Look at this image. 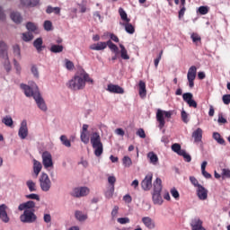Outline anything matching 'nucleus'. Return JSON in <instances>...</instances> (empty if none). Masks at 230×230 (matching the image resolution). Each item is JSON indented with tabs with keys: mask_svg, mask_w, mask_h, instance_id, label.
Masks as SVG:
<instances>
[{
	"mask_svg": "<svg viewBox=\"0 0 230 230\" xmlns=\"http://www.w3.org/2000/svg\"><path fill=\"white\" fill-rule=\"evenodd\" d=\"M87 82L93 83V80L90 78L85 70L79 69L75 76L68 81L66 87L72 91H81L85 88Z\"/></svg>",
	"mask_w": 230,
	"mask_h": 230,
	"instance_id": "obj_1",
	"label": "nucleus"
},
{
	"mask_svg": "<svg viewBox=\"0 0 230 230\" xmlns=\"http://www.w3.org/2000/svg\"><path fill=\"white\" fill-rule=\"evenodd\" d=\"M93 149L94 150V155L101 157L103 155L104 147L102 142V137L98 132H93L90 139Z\"/></svg>",
	"mask_w": 230,
	"mask_h": 230,
	"instance_id": "obj_2",
	"label": "nucleus"
},
{
	"mask_svg": "<svg viewBox=\"0 0 230 230\" xmlns=\"http://www.w3.org/2000/svg\"><path fill=\"white\" fill-rule=\"evenodd\" d=\"M163 181L161 178H156V180L154 181V191L152 194V199L155 205H163L164 199L161 195L163 190Z\"/></svg>",
	"mask_w": 230,
	"mask_h": 230,
	"instance_id": "obj_3",
	"label": "nucleus"
},
{
	"mask_svg": "<svg viewBox=\"0 0 230 230\" xmlns=\"http://www.w3.org/2000/svg\"><path fill=\"white\" fill-rule=\"evenodd\" d=\"M173 115L172 111H163L161 109L157 110L156 112V120L158 122L159 129H164L166 125L165 119H171ZM165 118V119H164Z\"/></svg>",
	"mask_w": 230,
	"mask_h": 230,
	"instance_id": "obj_4",
	"label": "nucleus"
},
{
	"mask_svg": "<svg viewBox=\"0 0 230 230\" xmlns=\"http://www.w3.org/2000/svg\"><path fill=\"white\" fill-rule=\"evenodd\" d=\"M37 219L38 217L35 214V209H25L20 216V221L23 224H33Z\"/></svg>",
	"mask_w": 230,
	"mask_h": 230,
	"instance_id": "obj_5",
	"label": "nucleus"
},
{
	"mask_svg": "<svg viewBox=\"0 0 230 230\" xmlns=\"http://www.w3.org/2000/svg\"><path fill=\"white\" fill-rule=\"evenodd\" d=\"M40 186L42 191L48 192L50 190L52 182L49 177V175L45 172H42L40 177Z\"/></svg>",
	"mask_w": 230,
	"mask_h": 230,
	"instance_id": "obj_6",
	"label": "nucleus"
},
{
	"mask_svg": "<svg viewBox=\"0 0 230 230\" xmlns=\"http://www.w3.org/2000/svg\"><path fill=\"white\" fill-rule=\"evenodd\" d=\"M195 78H197V66H191L189 68L188 74H187V79L189 82V87L190 89H193L195 86Z\"/></svg>",
	"mask_w": 230,
	"mask_h": 230,
	"instance_id": "obj_7",
	"label": "nucleus"
},
{
	"mask_svg": "<svg viewBox=\"0 0 230 230\" xmlns=\"http://www.w3.org/2000/svg\"><path fill=\"white\" fill-rule=\"evenodd\" d=\"M154 174L149 172L146 175L145 179L141 181V187L145 191H149L153 188Z\"/></svg>",
	"mask_w": 230,
	"mask_h": 230,
	"instance_id": "obj_8",
	"label": "nucleus"
},
{
	"mask_svg": "<svg viewBox=\"0 0 230 230\" xmlns=\"http://www.w3.org/2000/svg\"><path fill=\"white\" fill-rule=\"evenodd\" d=\"M42 164L45 169L53 167L52 155L49 152H43L42 154Z\"/></svg>",
	"mask_w": 230,
	"mask_h": 230,
	"instance_id": "obj_9",
	"label": "nucleus"
},
{
	"mask_svg": "<svg viewBox=\"0 0 230 230\" xmlns=\"http://www.w3.org/2000/svg\"><path fill=\"white\" fill-rule=\"evenodd\" d=\"M21 89L23 90L26 97H33V99H35V95L40 94L38 87H36V89L33 91V89L31 86L27 84H21Z\"/></svg>",
	"mask_w": 230,
	"mask_h": 230,
	"instance_id": "obj_10",
	"label": "nucleus"
},
{
	"mask_svg": "<svg viewBox=\"0 0 230 230\" xmlns=\"http://www.w3.org/2000/svg\"><path fill=\"white\" fill-rule=\"evenodd\" d=\"M28 135H29V129H28L27 120H22L18 131V136L22 140H24L27 138Z\"/></svg>",
	"mask_w": 230,
	"mask_h": 230,
	"instance_id": "obj_11",
	"label": "nucleus"
},
{
	"mask_svg": "<svg viewBox=\"0 0 230 230\" xmlns=\"http://www.w3.org/2000/svg\"><path fill=\"white\" fill-rule=\"evenodd\" d=\"M34 101L38 106V108L42 111H48V107L46 105V102L44 101V99L42 98V96L40 93H35L34 94Z\"/></svg>",
	"mask_w": 230,
	"mask_h": 230,
	"instance_id": "obj_12",
	"label": "nucleus"
},
{
	"mask_svg": "<svg viewBox=\"0 0 230 230\" xmlns=\"http://www.w3.org/2000/svg\"><path fill=\"white\" fill-rule=\"evenodd\" d=\"M90 193V190L87 187H81L74 189L72 196L75 198L85 197Z\"/></svg>",
	"mask_w": 230,
	"mask_h": 230,
	"instance_id": "obj_13",
	"label": "nucleus"
},
{
	"mask_svg": "<svg viewBox=\"0 0 230 230\" xmlns=\"http://www.w3.org/2000/svg\"><path fill=\"white\" fill-rule=\"evenodd\" d=\"M8 207L5 204L0 205V219L3 223L8 224L10 222V217L7 213Z\"/></svg>",
	"mask_w": 230,
	"mask_h": 230,
	"instance_id": "obj_14",
	"label": "nucleus"
},
{
	"mask_svg": "<svg viewBox=\"0 0 230 230\" xmlns=\"http://www.w3.org/2000/svg\"><path fill=\"white\" fill-rule=\"evenodd\" d=\"M142 223L145 226V227L149 230H154L156 227V223H155V219H153L150 217H143Z\"/></svg>",
	"mask_w": 230,
	"mask_h": 230,
	"instance_id": "obj_15",
	"label": "nucleus"
},
{
	"mask_svg": "<svg viewBox=\"0 0 230 230\" xmlns=\"http://www.w3.org/2000/svg\"><path fill=\"white\" fill-rule=\"evenodd\" d=\"M107 91L111 93H115V94H124L125 93V91L121 86H119L118 84H108Z\"/></svg>",
	"mask_w": 230,
	"mask_h": 230,
	"instance_id": "obj_16",
	"label": "nucleus"
},
{
	"mask_svg": "<svg viewBox=\"0 0 230 230\" xmlns=\"http://www.w3.org/2000/svg\"><path fill=\"white\" fill-rule=\"evenodd\" d=\"M36 207V203L33 200H29L27 202L22 203L18 207L19 211L23 210H34Z\"/></svg>",
	"mask_w": 230,
	"mask_h": 230,
	"instance_id": "obj_17",
	"label": "nucleus"
},
{
	"mask_svg": "<svg viewBox=\"0 0 230 230\" xmlns=\"http://www.w3.org/2000/svg\"><path fill=\"white\" fill-rule=\"evenodd\" d=\"M196 193L199 200L205 201L208 199V190L204 188V186H199L196 190Z\"/></svg>",
	"mask_w": 230,
	"mask_h": 230,
	"instance_id": "obj_18",
	"label": "nucleus"
},
{
	"mask_svg": "<svg viewBox=\"0 0 230 230\" xmlns=\"http://www.w3.org/2000/svg\"><path fill=\"white\" fill-rule=\"evenodd\" d=\"M107 48V41H100L98 43H93L90 45V49H93V51H103V49H106Z\"/></svg>",
	"mask_w": 230,
	"mask_h": 230,
	"instance_id": "obj_19",
	"label": "nucleus"
},
{
	"mask_svg": "<svg viewBox=\"0 0 230 230\" xmlns=\"http://www.w3.org/2000/svg\"><path fill=\"white\" fill-rule=\"evenodd\" d=\"M191 228L192 230H206L204 226H202V220L199 217H195L191 221Z\"/></svg>",
	"mask_w": 230,
	"mask_h": 230,
	"instance_id": "obj_20",
	"label": "nucleus"
},
{
	"mask_svg": "<svg viewBox=\"0 0 230 230\" xmlns=\"http://www.w3.org/2000/svg\"><path fill=\"white\" fill-rule=\"evenodd\" d=\"M138 87L140 98H146L147 95L146 84L144 81H139Z\"/></svg>",
	"mask_w": 230,
	"mask_h": 230,
	"instance_id": "obj_21",
	"label": "nucleus"
},
{
	"mask_svg": "<svg viewBox=\"0 0 230 230\" xmlns=\"http://www.w3.org/2000/svg\"><path fill=\"white\" fill-rule=\"evenodd\" d=\"M147 158L149 159V163L155 166L159 164V157L155 152H149L147 154Z\"/></svg>",
	"mask_w": 230,
	"mask_h": 230,
	"instance_id": "obj_22",
	"label": "nucleus"
},
{
	"mask_svg": "<svg viewBox=\"0 0 230 230\" xmlns=\"http://www.w3.org/2000/svg\"><path fill=\"white\" fill-rule=\"evenodd\" d=\"M192 137L194 138L195 143L202 142V128H198L196 130H194L192 133Z\"/></svg>",
	"mask_w": 230,
	"mask_h": 230,
	"instance_id": "obj_23",
	"label": "nucleus"
},
{
	"mask_svg": "<svg viewBox=\"0 0 230 230\" xmlns=\"http://www.w3.org/2000/svg\"><path fill=\"white\" fill-rule=\"evenodd\" d=\"M8 47L4 41H0V57L2 58H8Z\"/></svg>",
	"mask_w": 230,
	"mask_h": 230,
	"instance_id": "obj_24",
	"label": "nucleus"
},
{
	"mask_svg": "<svg viewBox=\"0 0 230 230\" xmlns=\"http://www.w3.org/2000/svg\"><path fill=\"white\" fill-rule=\"evenodd\" d=\"M33 47L37 49L38 53H40V51H43L44 46H43V39L42 38H37L33 41Z\"/></svg>",
	"mask_w": 230,
	"mask_h": 230,
	"instance_id": "obj_25",
	"label": "nucleus"
},
{
	"mask_svg": "<svg viewBox=\"0 0 230 230\" xmlns=\"http://www.w3.org/2000/svg\"><path fill=\"white\" fill-rule=\"evenodd\" d=\"M186 12H187L186 0H181L180 11L178 12L179 19H183Z\"/></svg>",
	"mask_w": 230,
	"mask_h": 230,
	"instance_id": "obj_26",
	"label": "nucleus"
},
{
	"mask_svg": "<svg viewBox=\"0 0 230 230\" xmlns=\"http://www.w3.org/2000/svg\"><path fill=\"white\" fill-rule=\"evenodd\" d=\"M75 219L78 220L79 222H84V221H86L88 219V215L87 214H84L80 210H76L75 212Z\"/></svg>",
	"mask_w": 230,
	"mask_h": 230,
	"instance_id": "obj_27",
	"label": "nucleus"
},
{
	"mask_svg": "<svg viewBox=\"0 0 230 230\" xmlns=\"http://www.w3.org/2000/svg\"><path fill=\"white\" fill-rule=\"evenodd\" d=\"M41 170H42L41 163L37 160H33V172L35 173L36 177L39 176Z\"/></svg>",
	"mask_w": 230,
	"mask_h": 230,
	"instance_id": "obj_28",
	"label": "nucleus"
},
{
	"mask_svg": "<svg viewBox=\"0 0 230 230\" xmlns=\"http://www.w3.org/2000/svg\"><path fill=\"white\" fill-rule=\"evenodd\" d=\"M22 6H38L40 0H20Z\"/></svg>",
	"mask_w": 230,
	"mask_h": 230,
	"instance_id": "obj_29",
	"label": "nucleus"
},
{
	"mask_svg": "<svg viewBox=\"0 0 230 230\" xmlns=\"http://www.w3.org/2000/svg\"><path fill=\"white\" fill-rule=\"evenodd\" d=\"M10 17L12 21L15 22V24H21V22H22V17L20 13H11Z\"/></svg>",
	"mask_w": 230,
	"mask_h": 230,
	"instance_id": "obj_30",
	"label": "nucleus"
},
{
	"mask_svg": "<svg viewBox=\"0 0 230 230\" xmlns=\"http://www.w3.org/2000/svg\"><path fill=\"white\" fill-rule=\"evenodd\" d=\"M213 139L215 141H217V144L221 145V146H226V140L224 139V137H222V136L220 135V133L218 132H214L213 133Z\"/></svg>",
	"mask_w": 230,
	"mask_h": 230,
	"instance_id": "obj_31",
	"label": "nucleus"
},
{
	"mask_svg": "<svg viewBox=\"0 0 230 230\" xmlns=\"http://www.w3.org/2000/svg\"><path fill=\"white\" fill-rule=\"evenodd\" d=\"M190 39H191L193 44H195L196 46H199V44H202V38L197 32H193L190 35Z\"/></svg>",
	"mask_w": 230,
	"mask_h": 230,
	"instance_id": "obj_32",
	"label": "nucleus"
},
{
	"mask_svg": "<svg viewBox=\"0 0 230 230\" xmlns=\"http://www.w3.org/2000/svg\"><path fill=\"white\" fill-rule=\"evenodd\" d=\"M120 48V57L123 60H129L130 56L128 54L126 47L122 44L119 45Z\"/></svg>",
	"mask_w": 230,
	"mask_h": 230,
	"instance_id": "obj_33",
	"label": "nucleus"
},
{
	"mask_svg": "<svg viewBox=\"0 0 230 230\" xmlns=\"http://www.w3.org/2000/svg\"><path fill=\"white\" fill-rule=\"evenodd\" d=\"M119 13L121 21H124V22H130L131 20L128 17L127 12L122 7L119 8Z\"/></svg>",
	"mask_w": 230,
	"mask_h": 230,
	"instance_id": "obj_34",
	"label": "nucleus"
},
{
	"mask_svg": "<svg viewBox=\"0 0 230 230\" xmlns=\"http://www.w3.org/2000/svg\"><path fill=\"white\" fill-rule=\"evenodd\" d=\"M2 123L8 127V128H13V118L11 116H5L2 119Z\"/></svg>",
	"mask_w": 230,
	"mask_h": 230,
	"instance_id": "obj_35",
	"label": "nucleus"
},
{
	"mask_svg": "<svg viewBox=\"0 0 230 230\" xmlns=\"http://www.w3.org/2000/svg\"><path fill=\"white\" fill-rule=\"evenodd\" d=\"M49 51L51 53H62L64 51V46L63 45H51Z\"/></svg>",
	"mask_w": 230,
	"mask_h": 230,
	"instance_id": "obj_36",
	"label": "nucleus"
},
{
	"mask_svg": "<svg viewBox=\"0 0 230 230\" xmlns=\"http://www.w3.org/2000/svg\"><path fill=\"white\" fill-rule=\"evenodd\" d=\"M80 139L82 143L88 145L90 143L89 132H81Z\"/></svg>",
	"mask_w": 230,
	"mask_h": 230,
	"instance_id": "obj_37",
	"label": "nucleus"
},
{
	"mask_svg": "<svg viewBox=\"0 0 230 230\" xmlns=\"http://www.w3.org/2000/svg\"><path fill=\"white\" fill-rule=\"evenodd\" d=\"M26 186L29 189L30 192H36L37 191V185L32 180H29L26 181Z\"/></svg>",
	"mask_w": 230,
	"mask_h": 230,
	"instance_id": "obj_38",
	"label": "nucleus"
},
{
	"mask_svg": "<svg viewBox=\"0 0 230 230\" xmlns=\"http://www.w3.org/2000/svg\"><path fill=\"white\" fill-rule=\"evenodd\" d=\"M123 26L125 27V30H126L127 33H129L130 35H133V33H135L136 29L133 26V24L130 23L129 22L124 23Z\"/></svg>",
	"mask_w": 230,
	"mask_h": 230,
	"instance_id": "obj_39",
	"label": "nucleus"
},
{
	"mask_svg": "<svg viewBox=\"0 0 230 230\" xmlns=\"http://www.w3.org/2000/svg\"><path fill=\"white\" fill-rule=\"evenodd\" d=\"M122 164L125 168H130L133 164V162L129 156L126 155L122 158Z\"/></svg>",
	"mask_w": 230,
	"mask_h": 230,
	"instance_id": "obj_40",
	"label": "nucleus"
},
{
	"mask_svg": "<svg viewBox=\"0 0 230 230\" xmlns=\"http://www.w3.org/2000/svg\"><path fill=\"white\" fill-rule=\"evenodd\" d=\"M172 150L178 155H181V154L184 151V149H181V146L178 143L172 145Z\"/></svg>",
	"mask_w": 230,
	"mask_h": 230,
	"instance_id": "obj_41",
	"label": "nucleus"
},
{
	"mask_svg": "<svg viewBox=\"0 0 230 230\" xmlns=\"http://www.w3.org/2000/svg\"><path fill=\"white\" fill-rule=\"evenodd\" d=\"M106 48H110L111 51H114V53H119V47L114 44L111 40H109L106 43Z\"/></svg>",
	"mask_w": 230,
	"mask_h": 230,
	"instance_id": "obj_42",
	"label": "nucleus"
},
{
	"mask_svg": "<svg viewBox=\"0 0 230 230\" xmlns=\"http://www.w3.org/2000/svg\"><path fill=\"white\" fill-rule=\"evenodd\" d=\"M60 141L62 142V144L66 146V147H68L70 148L72 146L71 145V141L67 138L66 136L65 135H62L60 137Z\"/></svg>",
	"mask_w": 230,
	"mask_h": 230,
	"instance_id": "obj_43",
	"label": "nucleus"
},
{
	"mask_svg": "<svg viewBox=\"0 0 230 230\" xmlns=\"http://www.w3.org/2000/svg\"><path fill=\"white\" fill-rule=\"evenodd\" d=\"M181 120L184 124H189V122H190L189 113L185 110L181 111Z\"/></svg>",
	"mask_w": 230,
	"mask_h": 230,
	"instance_id": "obj_44",
	"label": "nucleus"
},
{
	"mask_svg": "<svg viewBox=\"0 0 230 230\" xmlns=\"http://www.w3.org/2000/svg\"><path fill=\"white\" fill-rule=\"evenodd\" d=\"M198 12L200 15H207V13H209V7L201 5L199 7Z\"/></svg>",
	"mask_w": 230,
	"mask_h": 230,
	"instance_id": "obj_45",
	"label": "nucleus"
},
{
	"mask_svg": "<svg viewBox=\"0 0 230 230\" xmlns=\"http://www.w3.org/2000/svg\"><path fill=\"white\" fill-rule=\"evenodd\" d=\"M180 156H182L186 163H191L192 161L191 155L188 154L186 150L182 151Z\"/></svg>",
	"mask_w": 230,
	"mask_h": 230,
	"instance_id": "obj_46",
	"label": "nucleus"
},
{
	"mask_svg": "<svg viewBox=\"0 0 230 230\" xmlns=\"http://www.w3.org/2000/svg\"><path fill=\"white\" fill-rule=\"evenodd\" d=\"M43 27L46 31H51L53 30V23L51 21L47 20L44 22Z\"/></svg>",
	"mask_w": 230,
	"mask_h": 230,
	"instance_id": "obj_47",
	"label": "nucleus"
},
{
	"mask_svg": "<svg viewBox=\"0 0 230 230\" xmlns=\"http://www.w3.org/2000/svg\"><path fill=\"white\" fill-rule=\"evenodd\" d=\"M33 37L34 36L31 32H25L22 34V40H24V42H30L32 40Z\"/></svg>",
	"mask_w": 230,
	"mask_h": 230,
	"instance_id": "obj_48",
	"label": "nucleus"
},
{
	"mask_svg": "<svg viewBox=\"0 0 230 230\" xmlns=\"http://www.w3.org/2000/svg\"><path fill=\"white\" fill-rule=\"evenodd\" d=\"M171 195L175 200H180L181 195L179 190L176 188L171 190Z\"/></svg>",
	"mask_w": 230,
	"mask_h": 230,
	"instance_id": "obj_49",
	"label": "nucleus"
},
{
	"mask_svg": "<svg viewBox=\"0 0 230 230\" xmlns=\"http://www.w3.org/2000/svg\"><path fill=\"white\" fill-rule=\"evenodd\" d=\"M183 101L188 103L193 100V94L191 93H185L182 95Z\"/></svg>",
	"mask_w": 230,
	"mask_h": 230,
	"instance_id": "obj_50",
	"label": "nucleus"
},
{
	"mask_svg": "<svg viewBox=\"0 0 230 230\" xmlns=\"http://www.w3.org/2000/svg\"><path fill=\"white\" fill-rule=\"evenodd\" d=\"M26 29L29 31H36V30H38V27L35 23H33L31 22H29L26 23Z\"/></svg>",
	"mask_w": 230,
	"mask_h": 230,
	"instance_id": "obj_51",
	"label": "nucleus"
},
{
	"mask_svg": "<svg viewBox=\"0 0 230 230\" xmlns=\"http://www.w3.org/2000/svg\"><path fill=\"white\" fill-rule=\"evenodd\" d=\"M117 222L120 225H127L130 223V218L129 217H119L117 219Z\"/></svg>",
	"mask_w": 230,
	"mask_h": 230,
	"instance_id": "obj_52",
	"label": "nucleus"
},
{
	"mask_svg": "<svg viewBox=\"0 0 230 230\" xmlns=\"http://www.w3.org/2000/svg\"><path fill=\"white\" fill-rule=\"evenodd\" d=\"M27 199H34L37 201H40V197L38 194L31 193L25 196Z\"/></svg>",
	"mask_w": 230,
	"mask_h": 230,
	"instance_id": "obj_53",
	"label": "nucleus"
},
{
	"mask_svg": "<svg viewBox=\"0 0 230 230\" xmlns=\"http://www.w3.org/2000/svg\"><path fill=\"white\" fill-rule=\"evenodd\" d=\"M190 181L197 189H199V186H202L201 184L199 183V180H197V178H195V176H190Z\"/></svg>",
	"mask_w": 230,
	"mask_h": 230,
	"instance_id": "obj_54",
	"label": "nucleus"
},
{
	"mask_svg": "<svg viewBox=\"0 0 230 230\" xmlns=\"http://www.w3.org/2000/svg\"><path fill=\"white\" fill-rule=\"evenodd\" d=\"M217 123L220 124V125L227 124V119L226 118H224L223 113L218 114Z\"/></svg>",
	"mask_w": 230,
	"mask_h": 230,
	"instance_id": "obj_55",
	"label": "nucleus"
},
{
	"mask_svg": "<svg viewBox=\"0 0 230 230\" xmlns=\"http://www.w3.org/2000/svg\"><path fill=\"white\" fill-rule=\"evenodd\" d=\"M66 68L72 71L75 68V64L71 60L66 59Z\"/></svg>",
	"mask_w": 230,
	"mask_h": 230,
	"instance_id": "obj_56",
	"label": "nucleus"
},
{
	"mask_svg": "<svg viewBox=\"0 0 230 230\" xmlns=\"http://www.w3.org/2000/svg\"><path fill=\"white\" fill-rule=\"evenodd\" d=\"M137 136L142 139L146 138V134L144 128H138L137 131Z\"/></svg>",
	"mask_w": 230,
	"mask_h": 230,
	"instance_id": "obj_57",
	"label": "nucleus"
},
{
	"mask_svg": "<svg viewBox=\"0 0 230 230\" xmlns=\"http://www.w3.org/2000/svg\"><path fill=\"white\" fill-rule=\"evenodd\" d=\"M119 211V207L114 206L111 210V217L116 218L118 217Z\"/></svg>",
	"mask_w": 230,
	"mask_h": 230,
	"instance_id": "obj_58",
	"label": "nucleus"
},
{
	"mask_svg": "<svg viewBox=\"0 0 230 230\" xmlns=\"http://www.w3.org/2000/svg\"><path fill=\"white\" fill-rule=\"evenodd\" d=\"M117 181V179L115 176H109L108 177V182L111 186V188H115V183Z\"/></svg>",
	"mask_w": 230,
	"mask_h": 230,
	"instance_id": "obj_59",
	"label": "nucleus"
},
{
	"mask_svg": "<svg viewBox=\"0 0 230 230\" xmlns=\"http://www.w3.org/2000/svg\"><path fill=\"white\" fill-rule=\"evenodd\" d=\"M5 63H4V69L7 73H10L12 70L11 63L9 61V58H5Z\"/></svg>",
	"mask_w": 230,
	"mask_h": 230,
	"instance_id": "obj_60",
	"label": "nucleus"
},
{
	"mask_svg": "<svg viewBox=\"0 0 230 230\" xmlns=\"http://www.w3.org/2000/svg\"><path fill=\"white\" fill-rule=\"evenodd\" d=\"M13 54L15 55V57H21V49L19 47V45H14L13 47Z\"/></svg>",
	"mask_w": 230,
	"mask_h": 230,
	"instance_id": "obj_61",
	"label": "nucleus"
},
{
	"mask_svg": "<svg viewBox=\"0 0 230 230\" xmlns=\"http://www.w3.org/2000/svg\"><path fill=\"white\" fill-rule=\"evenodd\" d=\"M114 191H115V187H111L110 190H108L106 193H105V197L107 199H111L113 197V194H114Z\"/></svg>",
	"mask_w": 230,
	"mask_h": 230,
	"instance_id": "obj_62",
	"label": "nucleus"
},
{
	"mask_svg": "<svg viewBox=\"0 0 230 230\" xmlns=\"http://www.w3.org/2000/svg\"><path fill=\"white\" fill-rule=\"evenodd\" d=\"M223 103L225 105H229L230 104V94L223 95Z\"/></svg>",
	"mask_w": 230,
	"mask_h": 230,
	"instance_id": "obj_63",
	"label": "nucleus"
},
{
	"mask_svg": "<svg viewBox=\"0 0 230 230\" xmlns=\"http://www.w3.org/2000/svg\"><path fill=\"white\" fill-rule=\"evenodd\" d=\"M222 174L224 177L230 179V170L229 169H223Z\"/></svg>",
	"mask_w": 230,
	"mask_h": 230,
	"instance_id": "obj_64",
	"label": "nucleus"
}]
</instances>
